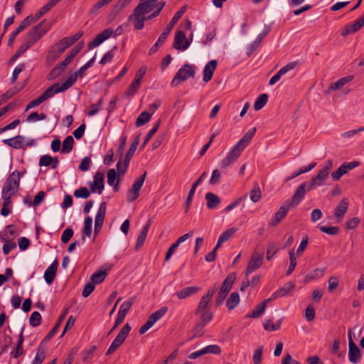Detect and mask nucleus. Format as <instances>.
I'll return each mask as SVG.
<instances>
[{"label": "nucleus", "instance_id": "f257e3e1", "mask_svg": "<svg viewBox=\"0 0 364 364\" xmlns=\"http://www.w3.org/2000/svg\"><path fill=\"white\" fill-rule=\"evenodd\" d=\"M23 174V172L14 171L8 176L2 187L1 198L3 200H12V197L19 190L20 179Z\"/></svg>", "mask_w": 364, "mask_h": 364}, {"label": "nucleus", "instance_id": "f03ea898", "mask_svg": "<svg viewBox=\"0 0 364 364\" xmlns=\"http://www.w3.org/2000/svg\"><path fill=\"white\" fill-rule=\"evenodd\" d=\"M186 11V6H183L181 8L179 11H178L171 21L167 24L166 28L164 29L162 33L159 37L157 41L155 43V44L150 48L149 51V54L151 55L156 53L159 48L161 47L164 43L165 42L166 39L167 38L168 36L171 33V30L174 27V26L176 24V23L179 21V19L181 18L183 14Z\"/></svg>", "mask_w": 364, "mask_h": 364}, {"label": "nucleus", "instance_id": "7ed1b4c3", "mask_svg": "<svg viewBox=\"0 0 364 364\" xmlns=\"http://www.w3.org/2000/svg\"><path fill=\"white\" fill-rule=\"evenodd\" d=\"M46 20L42 21L34 26L26 36V42L30 46H33L36 42H38L50 29V26L45 25Z\"/></svg>", "mask_w": 364, "mask_h": 364}, {"label": "nucleus", "instance_id": "20e7f679", "mask_svg": "<svg viewBox=\"0 0 364 364\" xmlns=\"http://www.w3.org/2000/svg\"><path fill=\"white\" fill-rule=\"evenodd\" d=\"M235 279L236 274L233 272L229 274L225 278L215 299V304L217 306H220L223 303L228 294L230 292Z\"/></svg>", "mask_w": 364, "mask_h": 364}, {"label": "nucleus", "instance_id": "39448f33", "mask_svg": "<svg viewBox=\"0 0 364 364\" xmlns=\"http://www.w3.org/2000/svg\"><path fill=\"white\" fill-rule=\"evenodd\" d=\"M196 74V66L193 65L185 64L175 75L171 81L172 86H176L181 82L186 81L188 77H194Z\"/></svg>", "mask_w": 364, "mask_h": 364}, {"label": "nucleus", "instance_id": "423d86ee", "mask_svg": "<svg viewBox=\"0 0 364 364\" xmlns=\"http://www.w3.org/2000/svg\"><path fill=\"white\" fill-rule=\"evenodd\" d=\"M146 176V171H145L141 176L136 178L134 181L131 188L128 190L127 195V200L129 203L136 200L140 194L141 188L144 183Z\"/></svg>", "mask_w": 364, "mask_h": 364}, {"label": "nucleus", "instance_id": "0eeeda50", "mask_svg": "<svg viewBox=\"0 0 364 364\" xmlns=\"http://www.w3.org/2000/svg\"><path fill=\"white\" fill-rule=\"evenodd\" d=\"M348 348H349V350H348L349 360H350V362H351L352 363H354V364L358 363L361 359V351L352 338L351 329L348 330Z\"/></svg>", "mask_w": 364, "mask_h": 364}, {"label": "nucleus", "instance_id": "6e6552de", "mask_svg": "<svg viewBox=\"0 0 364 364\" xmlns=\"http://www.w3.org/2000/svg\"><path fill=\"white\" fill-rule=\"evenodd\" d=\"M243 150L242 147L239 146V144H236L228 154L227 156L221 161V167L226 168L232 164L238 159Z\"/></svg>", "mask_w": 364, "mask_h": 364}, {"label": "nucleus", "instance_id": "1a4fd4ad", "mask_svg": "<svg viewBox=\"0 0 364 364\" xmlns=\"http://www.w3.org/2000/svg\"><path fill=\"white\" fill-rule=\"evenodd\" d=\"M190 45L191 41L186 37L185 32L183 31H177L173 43V48L179 50H185Z\"/></svg>", "mask_w": 364, "mask_h": 364}, {"label": "nucleus", "instance_id": "9d476101", "mask_svg": "<svg viewBox=\"0 0 364 364\" xmlns=\"http://www.w3.org/2000/svg\"><path fill=\"white\" fill-rule=\"evenodd\" d=\"M263 254L254 252L248 262V265L245 272V277L250 274L257 269L262 264Z\"/></svg>", "mask_w": 364, "mask_h": 364}, {"label": "nucleus", "instance_id": "9b49d317", "mask_svg": "<svg viewBox=\"0 0 364 364\" xmlns=\"http://www.w3.org/2000/svg\"><path fill=\"white\" fill-rule=\"evenodd\" d=\"M290 208H293L286 200L283 202L278 211L275 213L274 216L269 221V226H276L283 218H284Z\"/></svg>", "mask_w": 364, "mask_h": 364}, {"label": "nucleus", "instance_id": "f8f14e48", "mask_svg": "<svg viewBox=\"0 0 364 364\" xmlns=\"http://www.w3.org/2000/svg\"><path fill=\"white\" fill-rule=\"evenodd\" d=\"M71 86L69 82L66 80L61 85L58 82H55L48 87L43 93L46 96V99L50 98L54 96V95L64 92L69 89Z\"/></svg>", "mask_w": 364, "mask_h": 364}, {"label": "nucleus", "instance_id": "ddd939ff", "mask_svg": "<svg viewBox=\"0 0 364 364\" xmlns=\"http://www.w3.org/2000/svg\"><path fill=\"white\" fill-rule=\"evenodd\" d=\"M114 33L112 28H107L103 30L101 33L97 34L95 38L90 41L87 46L90 49L95 48L108 39Z\"/></svg>", "mask_w": 364, "mask_h": 364}, {"label": "nucleus", "instance_id": "4468645a", "mask_svg": "<svg viewBox=\"0 0 364 364\" xmlns=\"http://www.w3.org/2000/svg\"><path fill=\"white\" fill-rule=\"evenodd\" d=\"M306 183L300 184L296 188L291 200H286V201L293 208H296L301 201L304 199L306 193Z\"/></svg>", "mask_w": 364, "mask_h": 364}, {"label": "nucleus", "instance_id": "2eb2a0df", "mask_svg": "<svg viewBox=\"0 0 364 364\" xmlns=\"http://www.w3.org/2000/svg\"><path fill=\"white\" fill-rule=\"evenodd\" d=\"M68 312V308H66L63 310V311L59 316L57 322L55 323V326L52 328V329L48 333V334L44 337V338L41 341V345H46L52 339L53 336L58 331L59 327L60 326L62 322L66 317Z\"/></svg>", "mask_w": 364, "mask_h": 364}, {"label": "nucleus", "instance_id": "dca6fc26", "mask_svg": "<svg viewBox=\"0 0 364 364\" xmlns=\"http://www.w3.org/2000/svg\"><path fill=\"white\" fill-rule=\"evenodd\" d=\"M333 168V161L331 159H328L326 161L323 168L319 171L317 176L313 177L314 181L317 183H319V185L321 186L323 182L327 179L329 176L330 171Z\"/></svg>", "mask_w": 364, "mask_h": 364}, {"label": "nucleus", "instance_id": "f3484780", "mask_svg": "<svg viewBox=\"0 0 364 364\" xmlns=\"http://www.w3.org/2000/svg\"><path fill=\"white\" fill-rule=\"evenodd\" d=\"M95 60V58L93 57L87 63H85L83 66H82L79 70H76L68 77L67 81L69 82L71 87L75 84L78 77H82L84 75L85 71L92 65Z\"/></svg>", "mask_w": 364, "mask_h": 364}, {"label": "nucleus", "instance_id": "a211bd4d", "mask_svg": "<svg viewBox=\"0 0 364 364\" xmlns=\"http://www.w3.org/2000/svg\"><path fill=\"white\" fill-rule=\"evenodd\" d=\"M134 20V26L136 30H141L144 26V21H146V17L143 14V12L138 11V9H134L133 14L129 16V21Z\"/></svg>", "mask_w": 364, "mask_h": 364}, {"label": "nucleus", "instance_id": "6ab92c4d", "mask_svg": "<svg viewBox=\"0 0 364 364\" xmlns=\"http://www.w3.org/2000/svg\"><path fill=\"white\" fill-rule=\"evenodd\" d=\"M348 208V200L346 198H343L337 205L334 210V216L338 222H341Z\"/></svg>", "mask_w": 364, "mask_h": 364}, {"label": "nucleus", "instance_id": "aec40b11", "mask_svg": "<svg viewBox=\"0 0 364 364\" xmlns=\"http://www.w3.org/2000/svg\"><path fill=\"white\" fill-rule=\"evenodd\" d=\"M58 267V259H55L53 263L46 269L44 273V279L48 284H51L55 279Z\"/></svg>", "mask_w": 364, "mask_h": 364}, {"label": "nucleus", "instance_id": "412c9836", "mask_svg": "<svg viewBox=\"0 0 364 364\" xmlns=\"http://www.w3.org/2000/svg\"><path fill=\"white\" fill-rule=\"evenodd\" d=\"M297 65V62H291L282 67L273 77L269 80V84L270 85H274L278 82L281 77L288 73L289 70H293Z\"/></svg>", "mask_w": 364, "mask_h": 364}, {"label": "nucleus", "instance_id": "4be33fe9", "mask_svg": "<svg viewBox=\"0 0 364 364\" xmlns=\"http://www.w3.org/2000/svg\"><path fill=\"white\" fill-rule=\"evenodd\" d=\"M62 53L63 52L60 49V47L55 44L48 51V53L46 58V66H51L53 63L60 58Z\"/></svg>", "mask_w": 364, "mask_h": 364}, {"label": "nucleus", "instance_id": "5701e85b", "mask_svg": "<svg viewBox=\"0 0 364 364\" xmlns=\"http://www.w3.org/2000/svg\"><path fill=\"white\" fill-rule=\"evenodd\" d=\"M217 65L218 61L216 60H211L205 65L203 78L205 82H208L212 79Z\"/></svg>", "mask_w": 364, "mask_h": 364}, {"label": "nucleus", "instance_id": "b1692460", "mask_svg": "<svg viewBox=\"0 0 364 364\" xmlns=\"http://www.w3.org/2000/svg\"><path fill=\"white\" fill-rule=\"evenodd\" d=\"M90 189L92 192H95L96 189L98 190V193L100 194L104 189V174L98 171L94 176V181L90 183Z\"/></svg>", "mask_w": 364, "mask_h": 364}, {"label": "nucleus", "instance_id": "393cba45", "mask_svg": "<svg viewBox=\"0 0 364 364\" xmlns=\"http://www.w3.org/2000/svg\"><path fill=\"white\" fill-rule=\"evenodd\" d=\"M156 4V0H140L139 4L135 8L138 11L143 12L145 15L151 12Z\"/></svg>", "mask_w": 364, "mask_h": 364}, {"label": "nucleus", "instance_id": "a878e982", "mask_svg": "<svg viewBox=\"0 0 364 364\" xmlns=\"http://www.w3.org/2000/svg\"><path fill=\"white\" fill-rule=\"evenodd\" d=\"M151 223V220L149 219L146 224L143 227L142 230L141 231L137 237L135 250H139L144 245Z\"/></svg>", "mask_w": 364, "mask_h": 364}, {"label": "nucleus", "instance_id": "bb28decb", "mask_svg": "<svg viewBox=\"0 0 364 364\" xmlns=\"http://www.w3.org/2000/svg\"><path fill=\"white\" fill-rule=\"evenodd\" d=\"M205 198L206 200V205L208 209L216 208L221 203L220 198L211 192H208L205 194Z\"/></svg>", "mask_w": 364, "mask_h": 364}, {"label": "nucleus", "instance_id": "cd10ccee", "mask_svg": "<svg viewBox=\"0 0 364 364\" xmlns=\"http://www.w3.org/2000/svg\"><path fill=\"white\" fill-rule=\"evenodd\" d=\"M353 79V75H348L344 77H342L337 80L335 82H333L330 85L328 89L326 91V94H330L331 91H335L343 87L347 82L351 81Z\"/></svg>", "mask_w": 364, "mask_h": 364}, {"label": "nucleus", "instance_id": "c85d7f7f", "mask_svg": "<svg viewBox=\"0 0 364 364\" xmlns=\"http://www.w3.org/2000/svg\"><path fill=\"white\" fill-rule=\"evenodd\" d=\"M270 31H271V27L269 26H264V29L262 31V33H261L257 36L256 40L251 44V46L248 48V52H247L248 55H250L257 49V48L258 47L259 44L261 43L262 39L266 36H267V34L270 32Z\"/></svg>", "mask_w": 364, "mask_h": 364}, {"label": "nucleus", "instance_id": "c756f323", "mask_svg": "<svg viewBox=\"0 0 364 364\" xmlns=\"http://www.w3.org/2000/svg\"><path fill=\"white\" fill-rule=\"evenodd\" d=\"M200 290L199 287H187L183 288L176 293L179 299H185L193 294H197Z\"/></svg>", "mask_w": 364, "mask_h": 364}, {"label": "nucleus", "instance_id": "7c9ffc66", "mask_svg": "<svg viewBox=\"0 0 364 364\" xmlns=\"http://www.w3.org/2000/svg\"><path fill=\"white\" fill-rule=\"evenodd\" d=\"M3 142L11 148L21 149L24 146V137L18 135L14 138L5 139Z\"/></svg>", "mask_w": 364, "mask_h": 364}, {"label": "nucleus", "instance_id": "2f4dec72", "mask_svg": "<svg viewBox=\"0 0 364 364\" xmlns=\"http://www.w3.org/2000/svg\"><path fill=\"white\" fill-rule=\"evenodd\" d=\"M23 328L21 329L19 336H18V341L16 344V346L15 349L11 351V354L14 358H18L21 355L23 354V343L24 341V337H23Z\"/></svg>", "mask_w": 364, "mask_h": 364}, {"label": "nucleus", "instance_id": "473e14b6", "mask_svg": "<svg viewBox=\"0 0 364 364\" xmlns=\"http://www.w3.org/2000/svg\"><path fill=\"white\" fill-rule=\"evenodd\" d=\"M255 127L250 129L244 134L242 138L237 143V144H239V146H241L242 147V149H245L252 140V137L255 134Z\"/></svg>", "mask_w": 364, "mask_h": 364}, {"label": "nucleus", "instance_id": "72a5a7b5", "mask_svg": "<svg viewBox=\"0 0 364 364\" xmlns=\"http://www.w3.org/2000/svg\"><path fill=\"white\" fill-rule=\"evenodd\" d=\"M255 127L250 129L244 134L242 138L237 143V144H239V146H241L242 147V149H245L252 140V137L255 134Z\"/></svg>", "mask_w": 364, "mask_h": 364}, {"label": "nucleus", "instance_id": "f704fd0d", "mask_svg": "<svg viewBox=\"0 0 364 364\" xmlns=\"http://www.w3.org/2000/svg\"><path fill=\"white\" fill-rule=\"evenodd\" d=\"M362 27L363 26L360 24V23L356 20L353 23L346 26L341 32V36L345 37L349 34L355 33Z\"/></svg>", "mask_w": 364, "mask_h": 364}, {"label": "nucleus", "instance_id": "c9c22d12", "mask_svg": "<svg viewBox=\"0 0 364 364\" xmlns=\"http://www.w3.org/2000/svg\"><path fill=\"white\" fill-rule=\"evenodd\" d=\"M295 289V285L292 282H287L285 283L281 288L278 289L276 291V295L279 296V297H283L287 296L290 292H291Z\"/></svg>", "mask_w": 364, "mask_h": 364}, {"label": "nucleus", "instance_id": "e433bc0d", "mask_svg": "<svg viewBox=\"0 0 364 364\" xmlns=\"http://www.w3.org/2000/svg\"><path fill=\"white\" fill-rule=\"evenodd\" d=\"M316 163L312 162V163H311L307 166L301 167L298 171H294V173H292L290 176L287 178H286V181L287 182L289 181H291V180L295 178L296 177L300 176L302 173H307V172L310 171L311 170H312L316 166Z\"/></svg>", "mask_w": 364, "mask_h": 364}, {"label": "nucleus", "instance_id": "4c0bfd02", "mask_svg": "<svg viewBox=\"0 0 364 364\" xmlns=\"http://www.w3.org/2000/svg\"><path fill=\"white\" fill-rule=\"evenodd\" d=\"M92 219L91 217L88 216L85 218L84 221V228L82 230L83 236L82 237V240L85 241V237L90 238L92 234Z\"/></svg>", "mask_w": 364, "mask_h": 364}, {"label": "nucleus", "instance_id": "58836bf2", "mask_svg": "<svg viewBox=\"0 0 364 364\" xmlns=\"http://www.w3.org/2000/svg\"><path fill=\"white\" fill-rule=\"evenodd\" d=\"M237 229L236 228H230L227 230L224 231L219 237L217 245L218 247H220L222 243L228 241L230 238H231L234 234L236 232Z\"/></svg>", "mask_w": 364, "mask_h": 364}, {"label": "nucleus", "instance_id": "ea45409f", "mask_svg": "<svg viewBox=\"0 0 364 364\" xmlns=\"http://www.w3.org/2000/svg\"><path fill=\"white\" fill-rule=\"evenodd\" d=\"M161 120L159 119L155 124L154 125L153 128L148 132V134L146 135L144 140L142 143V144L140 146V149H142L144 148L146 144L150 141V139L152 138V136L155 134V133L158 131L159 127H160Z\"/></svg>", "mask_w": 364, "mask_h": 364}, {"label": "nucleus", "instance_id": "a19ab883", "mask_svg": "<svg viewBox=\"0 0 364 364\" xmlns=\"http://www.w3.org/2000/svg\"><path fill=\"white\" fill-rule=\"evenodd\" d=\"M210 300L205 296H202L198 306L195 311V315H198L203 311H210V306L209 304Z\"/></svg>", "mask_w": 364, "mask_h": 364}, {"label": "nucleus", "instance_id": "79ce46f5", "mask_svg": "<svg viewBox=\"0 0 364 364\" xmlns=\"http://www.w3.org/2000/svg\"><path fill=\"white\" fill-rule=\"evenodd\" d=\"M74 143L75 141L73 137L70 135L68 136L63 141L62 153H70L73 150Z\"/></svg>", "mask_w": 364, "mask_h": 364}, {"label": "nucleus", "instance_id": "37998d69", "mask_svg": "<svg viewBox=\"0 0 364 364\" xmlns=\"http://www.w3.org/2000/svg\"><path fill=\"white\" fill-rule=\"evenodd\" d=\"M198 315H200L198 323L207 326L213 318V313L210 311H203Z\"/></svg>", "mask_w": 364, "mask_h": 364}, {"label": "nucleus", "instance_id": "c03bdc74", "mask_svg": "<svg viewBox=\"0 0 364 364\" xmlns=\"http://www.w3.org/2000/svg\"><path fill=\"white\" fill-rule=\"evenodd\" d=\"M240 301V296L237 292L231 293L226 301V306L230 310L234 309Z\"/></svg>", "mask_w": 364, "mask_h": 364}, {"label": "nucleus", "instance_id": "a18cd8bd", "mask_svg": "<svg viewBox=\"0 0 364 364\" xmlns=\"http://www.w3.org/2000/svg\"><path fill=\"white\" fill-rule=\"evenodd\" d=\"M265 308V302H261L256 306L255 309L250 314L247 315V317L253 318H259L264 313Z\"/></svg>", "mask_w": 364, "mask_h": 364}, {"label": "nucleus", "instance_id": "49530a36", "mask_svg": "<svg viewBox=\"0 0 364 364\" xmlns=\"http://www.w3.org/2000/svg\"><path fill=\"white\" fill-rule=\"evenodd\" d=\"M140 83L138 80H134L132 83L129 85L127 92H125V96L127 97H132L138 91Z\"/></svg>", "mask_w": 364, "mask_h": 364}, {"label": "nucleus", "instance_id": "de8ad7c7", "mask_svg": "<svg viewBox=\"0 0 364 364\" xmlns=\"http://www.w3.org/2000/svg\"><path fill=\"white\" fill-rule=\"evenodd\" d=\"M107 272L106 270H99L91 276L92 283L99 284L104 281Z\"/></svg>", "mask_w": 364, "mask_h": 364}, {"label": "nucleus", "instance_id": "09e8293b", "mask_svg": "<svg viewBox=\"0 0 364 364\" xmlns=\"http://www.w3.org/2000/svg\"><path fill=\"white\" fill-rule=\"evenodd\" d=\"M268 95L266 93L260 95L254 104V109L256 111L260 110L267 102Z\"/></svg>", "mask_w": 364, "mask_h": 364}, {"label": "nucleus", "instance_id": "8fccbe9b", "mask_svg": "<svg viewBox=\"0 0 364 364\" xmlns=\"http://www.w3.org/2000/svg\"><path fill=\"white\" fill-rule=\"evenodd\" d=\"M152 116V113H149L147 112H142L136 119V126L141 127L146 124L151 119Z\"/></svg>", "mask_w": 364, "mask_h": 364}, {"label": "nucleus", "instance_id": "3c124183", "mask_svg": "<svg viewBox=\"0 0 364 364\" xmlns=\"http://www.w3.org/2000/svg\"><path fill=\"white\" fill-rule=\"evenodd\" d=\"M131 2V0H118L112 8V14L117 15Z\"/></svg>", "mask_w": 364, "mask_h": 364}, {"label": "nucleus", "instance_id": "603ef678", "mask_svg": "<svg viewBox=\"0 0 364 364\" xmlns=\"http://www.w3.org/2000/svg\"><path fill=\"white\" fill-rule=\"evenodd\" d=\"M318 229L322 232L327 235H337L339 234L341 230L338 226H323V225H318Z\"/></svg>", "mask_w": 364, "mask_h": 364}, {"label": "nucleus", "instance_id": "864d4df0", "mask_svg": "<svg viewBox=\"0 0 364 364\" xmlns=\"http://www.w3.org/2000/svg\"><path fill=\"white\" fill-rule=\"evenodd\" d=\"M43 345L41 343L38 347L37 353L34 358V360L32 362V364H41L46 358V353L44 349L42 347Z\"/></svg>", "mask_w": 364, "mask_h": 364}, {"label": "nucleus", "instance_id": "5fc2aeb1", "mask_svg": "<svg viewBox=\"0 0 364 364\" xmlns=\"http://www.w3.org/2000/svg\"><path fill=\"white\" fill-rule=\"evenodd\" d=\"M282 318L279 319L277 321L275 324L272 323L271 320H267L264 324L263 327L264 330L269 331H274L280 328L282 324Z\"/></svg>", "mask_w": 364, "mask_h": 364}, {"label": "nucleus", "instance_id": "6e6d98bb", "mask_svg": "<svg viewBox=\"0 0 364 364\" xmlns=\"http://www.w3.org/2000/svg\"><path fill=\"white\" fill-rule=\"evenodd\" d=\"M132 328L129 323H126L119 331L118 335L115 338L124 343V340L129 335Z\"/></svg>", "mask_w": 364, "mask_h": 364}, {"label": "nucleus", "instance_id": "4d7b16f0", "mask_svg": "<svg viewBox=\"0 0 364 364\" xmlns=\"http://www.w3.org/2000/svg\"><path fill=\"white\" fill-rule=\"evenodd\" d=\"M289 266L287 271V275H290L294 270L296 266V257L295 256L294 250H291L289 252Z\"/></svg>", "mask_w": 364, "mask_h": 364}, {"label": "nucleus", "instance_id": "13d9d810", "mask_svg": "<svg viewBox=\"0 0 364 364\" xmlns=\"http://www.w3.org/2000/svg\"><path fill=\"white\" fill-rule=\"evenodd\" d=\"M205 325L198 323L194 326L192 329L193 336L191 339H194L196 338L201 337L204 334L203 328H205Z\"/></svg>", "mask_w": 364, "mask_h": 364}, {"label": "nucleus", "instance_id": "bf43d9fd", "mask_svg": "<svg viewBox=\"0 0 364 364\" xmlns=\"http://www.w3.org/2000/svg\"><path fill=\"white\" fill-rule=\"evenodd\" d=\"M136 298L132 297L129 300L124 301L120 306L119 312L124 314L125 316L131 309L132 304L135 302Z\"/></svg>", "mask_w": 364, "mask_h": 364}, {"label": "nucleus", "instance_id": "052dcab7", "mask_svg": "<svg viewBox=\"0 0 364 364\" xmlns=\"http://www.w3.org/2000/svg\"><path fill=\"white\" fill-rule=\"evenodd\" d=\"M278 252V248L277 247V245L274 242H269L267 245V250L266 254V258L267 260L272 259V258L277 254Z\"/></svg>", "mask_w": 364, "mask_h": 364}, {"label": "nucleus", "instance_id": "680f3d73", "mask_svg": "<svg viewBox=\"0 0 364 364\" xmlns=\"http://www.w3.org/2000/svg\"><path fill=\"white\" fill-rule=\"evenodd\" d=\"M41 315L40 313L38 311H34L32 313L29 319L30 325L33 327H37L41 324Z\"/></svg>", "mask_w": 364, "mask_h": 364}, {"label": "nucleus", "instance_id": "e2e57ef3", "mask_svg": "<svg viewBox=\"0 0 364 364\" xmlns=\"http://www.w3.org/2000/svg\"><path fill=\"white\" fill-rule=\"evenodd\" d=\"M168 311V307L167 306H163L159 310L156 311L153 314H151L149 316L156 322L159 321L161 317H163Z\"/></svg>", "mask_w": 364, "mask_h": 364}, {"label": "nucleus", "instance_id": "0e129e2a", "mask_svg": "<svg viewBox=\"0 0 364 364\" xmlns=\"http://www.w3.org/2000/svg\"><path fill=\"white\" fill-rule=\"evenodd\" d=\"M73 194L77 198H87L90 196V192L86 187H81L75 190Z\"/></svg>", "mask_w": 364, "mask_h": 364}, {"label": "nucleus", "instance_id": "69168bd1", "mask_svg": "<svg viewBox=\"0 0 364 364\" xmlns=\"http://www.w3.org/2000/svg\"><path fill=\"white\" fill-rule=\"evenodd\" d=\"M262 196L261 191L258 184H256L253 189L250 191V199L252 202H258Z\"/></svg>", "mask_w": 364, "mask_h": 364}, {"label": "nucleus", "instance_id": "338daca9", "mask_svg": "<svg viewBox=\"0 0 364 364\" xmlns=\"http://www.w3.org/2000/svg\"><path fill=\"white\" fill-rule=\"evenodd\" d=\"M6 242L5 244L3 245V252L5 255H7L9 254V252L15 249L16 247V242H13L12 240H10V238L8 237V240L6 239H4Z\"/></svg>", "mask_w": 364, "mask_h": 364}, {"label": "nucleus", "instance_id": "774afa93", "mask_svg": "<svg viewBox=\"0 0 364 364\" xmlns=\"http://www.w3.org/2000/svg\"><path fill=\"white\" fill-rule=\"evenodd\" d=\"M263 346H260L254 351L252 357L254 364H261L263 354Z\"/></svg>", "mask_w": 364, "mask_h": 364}]
</instances>
